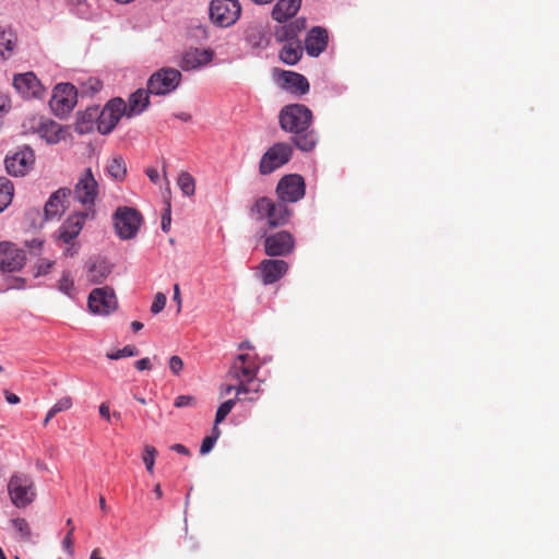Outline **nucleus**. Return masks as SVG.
Wrapping results in <instances>:
<instances>
[{
  "mask_svg": "<svg viewBox=\"0 0 559 559\" xmlns=\"http://www.w3.org/2000/svg\"><path fill=\"white\" fill-rule=\"evenodd\" d=\"M138 354H139V350L136 349L135 346L127 345L123 348L118 349V350H116L114 353H108L107 357L109 359L116 360V359H120L122 357L136 356Z\"/></svg>",
  "mask_w": 559,
  "mask_h": 559,
  "instance_id": "obj_40",
  "label": "nucleus"
},
{
  "mask_svg": "<svg viewBox=\"0 0 559 559\" xmlns=\"http://www.w3.org/2000/svg\"><path fill=\"white\" fill-rule=\"evenodd\" d=\"M28 246H29L32 252L36 253L37 251H40L43 241L34 239L28 243Z\"/></svg>",
  "mask_w": 559,
  "mask_h": 559,
  "instance_id": "obj_54",
  "label": "nucleus"
},
{
  "mask_svg": "<svg viewBox=\"0 0 559 559\" xmlns=\"http://www.w3.org/2000/svg\"><path fill=\"white\" fill-rule=\"evenodd\" d=\"M278 119L281 128L294 134V143L299 150L309 152L314 148L318 136L310 129L312 112L308 107L301 104L287 105L281 110Z\"/></svg>",
  "mask_w": 559,
  "mask_h": 559,
  "instance_id": "obj_1",
  "label": "nucleus"
},
{
  "mask_svg": "<svg viewBox=\"0 0 559 559\" xmlns=\"http://www.w3.org/2000/svg\"><path fill=\"white\" fill-rule=\"evenodd\" d=\"M8 493L14 507L19 509L28 507L36 498L32 477L24 473L13 474L8 483Z\"/></svg>",
  "mask_w": 559,
  "mask_h": 559,
  "instance_id": "obj_4",
  "label": "nucleus"
},
{
  "mask_svg": "<svg viewBox=\"0 0 559 559\" xmlns=\"http://www.w3.org/2000/svg\"><path fill=\"white\" fill-rule=\"evenodd\" d=\"M181 82V72L174 68H162L151 75L147 88L154 95H167L174 92Z\"/></svg>",
  "mask_w": 559,
  "mask_h": 559,
  "instance_id": "obj_9",
  "label": "nucleus"
},
{
  "mask_svg": "<svg viewBox=\"0 0 559 559\" xmlns=\"http://www.w3.org/2000/svg\"><path fill=\"white\" fill-rule=\"evenodd\" d=\"M278 79L282 87L290 93L304 95L309 91V83L307 79L299 73L283 71Z\"/></svg>",
  "mask_w": 559,
  "mask_h": 559,
  "instance_id": "obj_23",
  "label": "nucleus"
},
{
  "mask_svg": "<svg viewBox=\"0 0 559 559\" xmlns=\"http://www.w3.org/2000/svg\"><path fill=\"white\" fill-rule=\"evenodd\" d=\"M171 210H170V204H167V209L165 211V213L163 214L162 216V230L164 233H168L169 229H170V224H171Z\"/></svg>",
  "mask_w": 559,
  "mask_h": 559,
  "instance_id": "obj_48",
  "label": "nucleus"
},
{
  "mask_svg": "<svg viewBox=\"0 0 559 559\" xmlns=\"http://www.w3.org/2000/svg\"><path fill=\"white\" fill-rule=\"evenodd\" d=\"M98 119V108H87L82 112L76 122V131L79 133H86L93 129L94 122Z\"/></svg>",
  "mask_w": 559,
  "mask_h": 559,
  "instance_id": "obj_30",
  "label": "nucleus"
},
{
  "mask_svg": "<svg viewBox=\"0 0 559 559\" xmlns=\"http://www.w3.org/2000/svg\"><path fill=\"white\" fill-rule=\"evenodd\" d=\"M5 400L9 404L20 403V397L16 394L8 392V391L5 392Z\"/></svg>",
  "mask_w": 559,
  "mask_h": 559,
  "instance_id": "obj_55",
  "label": "nucleus"
},
{
  "mask_svg": "<svg viewBox=\"0 0 559 559\" xmlns=\"http://www.w3.org/2000/svg\"><path fill=\"white\" fill-rule=\"evenodd\" d=\"M52 265H53V261H51L49 259H41V260H39L37 265H36V273H35V275L36 276L46 275L47 273H49V271L51 270Z\"/></svg>",
  "mask_w": 559,
  "mask_h": 559,
  "instance_id": "obj_45",
  "label": "nucleus"
},
{
  "mask_svg": "<svg viewBox=\"0 0 559 559\" xmlns=\"http://www.w3.org/2000/svg\"><path fill=\"white\" fill-rule=\"evenodd\" d=\"M292 153L293 148L289 144L275 143L263 154L259 165L260 174H272L290 159Z\"/></svg>",
  "mask_w": 559,
  "mask_h": 559,
  "instance_id": "obj_11",
  "label": "nucleus"
},
{
  "mask_svg": "<svg viewBox=\"0 0 559 559\" xmlns=\"http://www.w3.org/2000/svg\"><path fill=\"white\" fill-rule=\"evenodd\" d=\"M238 382L237 385H235V391H236V401L239 400V396L241 394H248L250 392H254V393H258L260 391V385H255V386H250V384L252 382H248L247 380H236Z\"/></svg>",
  "mask_w": 559,
  "mask_h": 559,
  "instance_id": "obj_39",
  "label": "nucleus"
},
{
  "mask_svg": "<svg viewBox=\"0 0 559 559\" xmlns=\"http://www.w3.org/2000/svg\"><path fill=\"white\" fill-rule=\"evenodd\" d=\"M9 107V99L7 96L0 94V115L7 111Z\"/></svg>",
  "mask_w": 559,
  "mask_h": 559,
  "instance_id": "obj_56",
  "label": "nucleus"
},
{
  "mask_svg": "<svg viewBox=\"0 0 559 559\" xmlns=\"http://www.w3.org/2000/svg\"><path fill=\"white\" fill-rule=\"evenodd\" d=\"M107 174L115 180L121 181L127 175V167L122 157H112L107 162Z\"/></svg>",
  "mask_w": 559,
  "mask_h": 559,
  "instance_id": "obj_31",
  "label": "nucleus"
},
{
  "mask_svg": "<svg viewBox=\"0 0 559 559\" xmlns=\"http://www.w3.org/2000/svg\"><path fill=\"white\" fill-rule=\"evenodd\" d=\"M67 525L70 527L67 535L64 536L63 540H62V548L70 555L72 556L74 554V550H73V540H72V535H73V531H74V527H73V523H72V520L71 519H68L67 520Z\"/></svg>",
  "mask_w": 559,
  "mask_h": 559,
  "instance_id": "obj_41",
  "label": "nucleus"
},
{
  "mask_svg": "<svg viewBox=\"0 0 559 559\" xmlns=\"http://www.w3.org/2000/svg\"><path fill=\"white\" fill-rule=\"evenodd\" d=\"M213 52L209 49H190L182 56L180 66L185 71H191L206 66L212 61Z\"/></svg>",
  "mask_w": 559,
  "mask_h": 559,
  "instance_id": "obj_22",
  "label": "nucleus"
},
{
  "mask_svg": "<svg viewBox=\"0 0 559 559\" xmlns=\"http://www.w3.org/2000/svg\"><path fill=\"white\" fill-rule=\"evenodd\" d=\"M305 28V19H297L293 23L276 28L275 36L277 40L284 43L280 51V58L286 64L294 66L300 60L304 49L298 35Z\"/></svg>",
  "mask_w": 559,
  "mask_h": 559,
  "instance_id": "obj_2",
  "label": "nucleus"
},
{
  "mask_svg": "<svg viewBox=\"0 0 559 559\" xmlns=\"http://www.w3.org/2000/svg\"><path fill=\"white\" fill-rule=\"evenodd\" d=\"M131 329L134 331V332H139L140 330L143 329V323H141L140 321H133L131 323Z\"/></svg>",
  "mask_w": 559,
  "mask_h": 559,
  "instance_id": "obj_59",
  "label": "nucleus"
},
{
  "mask_svg": "<svg viewBox=\"0 0 559 559\" xmlns=\"http://www.w3.org/2000/svg\"><path fill=\"white\" fill-rule=\"evenodd\" d=\"M103 83L99 79L91 76L80 82V93L83 96H93L100 92Z\"/></svg>",
  "mask_w": 559,
  "mask_h": 559,
  "instance_id": "obj_34",
  "label": "nucleus"
},
{
  "mask_svg": "<svg viewBox=\"0 0 559 559\" xmlns=\"http://www.w3.org/2000/svg\"><path fill=\"white\" fill-rule=\"evenodd\" d=\"M174 405L178 408L193 407L195 399L192 395H179L176 397Z\"/></svg>",
  "mask_w": 559,
  "mask_h": 559,
  "instance_id": "obj_44",
  "label": "nucleus"
},
{
  "mask_svg": "<svg viewBox=\"0 0 559 559\" xmlns=\"http://www.w3.org/2000/svg\"><path fill=\"white\" fill-rule=\"evenodd\" d=\"M123 116H126V102L119 97L110 99L100 111L98 110V132L109 134Z\"/></svg>",
  "mask_w": 559,
  "mask_h": 559,
  "instance_id": "obj_10",
  "label": "nucleus"
},
{
  "mask_svg": "<svg viewBox=\"0 0 559 559\" xmlns=\"http://www.w3.org/2000/svg\"><path fill=\"white\" fill-rule=\"evenodd\" d=\"M11 525L17 533L19 537L24 540H29L32 531L28 522L23 518H15L11 520Z\"/></svg>",
  "mask_w": 559,
  "mask_h": 559,
  "instance_id": "obj_35",
  "label": "nucleus"
},
{
  "mask_svg": "<svg viewBox=\"0 0 559 559\" xmlns=\"http://www.w3.org/2000/svg\"><path fill=\"white\" fill-rule=\"evenodd\" d=\"M75 253H76V249H74L73 246L66 250V254L73 255Z\"/></svg>",
  "mask_w": 559,
  "mask_h": 559,
  "instance_id": "obj_64",
  "label": "nucleus"
},
{
  "mask_svg": "<svg viewBox=\"0 0 559 559\" xmlns=\"http://www.w3.org/2000/svg\"><path fill=\"white\" fill-rule=\"evenodd\" d=\"M146 176L150 178V180L154 183H156L159 179V174L156 168H147L145 170Z\"/></svg>",
  "mask_w": 559,
  "mask_h": 559,
  "instance_id": "obj_52",
  "label": "nucleus"
},
{
  "mask_svg": "<svg viewBox=\"0 0 559 559\" xmlns=\"http://www.w3.org/2000/svg\"><path fill=\"white\" fill-rule=\"evenodd\" d=\"M328 45V33L320 26L312 27L305 39V49L311 57H318Z\"/></svg>",
  "mask_w": 559,
  "mask_h": 559,
  "instance_id": "obj_21",
  "label": "nucleus"
},
{
  "mask_svg": "<svg viewBox=\"0 0 559 559\" xmlns=\"http://www.w3.org/2000/svg\"><path fill=\"white\" fill-rule=\"evenodd\" d=\"M260 369V365L250 354H239L231 362L228 377L234 380H247L253 382Z\"/></svg>",
  "mask_w": 559,
  "mask_h": 559,
  "instance_id": "obj_13",
  "label": "nucleus"
},
{
  "mask_svg": "<svg viewBox=\"0 0 559 559\" xmlns=\"http://www.w3.org/2000/svg\"><path fill=\"white\" fill-rule=\"evenodd\" d=\"M16 37L11 29L0 28V58L9 59L14 50Z\"/></svg>",
  "mask_w": 559,
  "mask_h": 559,
  "instance_id": "obj_29",
  "label": "nucleus"
},
{
  "mask_svg": "<svg viewBox=\"0 0 559 559\" xmlns=\"http://www.w3.org/2000/svg\"><path fill=\"white\" fill-rule=\"evenodd\" d=\"M148 90H138L132 93L126 103V117L131 118L142 114L150 104Z\"/></svg>",
  "mask_w": 559,
  "mask_h": 559,
  "instance_id": "obj_24",
  "label": "nucleus"
},
{
  "mask_svg": "<svg viewBox=\"0 0 559 559\" xmlns=\"http://www.w3.org/2000/svg\"><path fill=\"white\" fill-rule=\"evenodd\" d=\"M173 451L179 453V454H182V455H190V451L188 450V448H186L183 444H180V443H176L174 445H171L170 448Z\"/></svg>",
  "mask_w": 559,
  "mask_h": 559,
  "instance_id": "obj_53",
  "label": "nucleus"
},
{
  "mask_svg": "<svg viewBox=\"0 0 559 559\" xmlns=\"http://www.w3.org/2000/svg\"><path fill=\"white\" fill-rule=\"evenodd\" d=\"M154 492L156 495V497L159 499L162 498L163 496V491H162V488H160V485H156L155 488H154Z\"/></svg>",
  "mask_w": 559,
  "mask_h": 559,
  "instance_id": "obj_62",
  "label": "nucleus"
},
{
  "mask_svg": "<svg viewBox=\"0 0 559 559\" xmlns=\"http://www.w3.org/2000/svg\"><path fill=\"white\" fill-rule=\"evenodd\" d=\"M182 368L183 361L179 356L174 355L169 358V369L174 374H179Z\"/></svg>",
  "mask_w": 559,
  "mask_h": 559,
  "instance_id": "obj_46",
  "label": "nucleus"
},
{
  "mask_svg": "<svg viewBox=\"0 0 559 559\" xmlns=\"http://www.w3.org/2000/svg\"><path fill=\"white\" fill-rule=\"evenodd\" d=\"M35 162L33 150L22 147L11 156H7L4 163L7 171L12 176H25Z\"/></svg>",
  "mask_w": 559,
  "mask_h": 559,
  "instance_id": "obj_17",
  "label": "nucleus"
},
{
  "mask_svg": "<svg viewBox=\"0 0 559 559\" xmlns=\"http://www.w3.org/2000/svg\"><path fill=\"white\" fill-rule=\"evenodd\" d=\"M301 5V0H278L272 10V17L282 23L295 16Z\"/></svg>",
  "mask_w": 559,
  "mask_h": 559,
  "instance_id": "obj_26",
  "label": "nucleus"
},
{
  "mask_svg": "<svg viewBox=\"0 0 559 559\" xmlns=\"http://www.w3.org/2000/svg\"><path fill=\"white\" fill-rule=\"evenodd\" d=\"M78 90L71 83H60L53 88L49 105L56 116L68 115L78 103Z\"/></svg>",
  "mask_w": 559,
  "mask_h": 559,
  "instance_id": "obj_8",
  "label": "nucleus"
},
{
  "mask_svg": "<svg viewBox=\"0 0 559 559\" xmlns=\"http://www.w3.org/2000/svg\"><path fill=\"white\" fill-rule=\"evenodd\" d=\"M219 436H221V429L218 428V425L214 424V427L212 429V435L210 437L215 438V440L217 441Z\"/></svg>",
  "mask_w": 559,
  "mask_h": 559,
  "instance_id": "obj_58",
  "label": "nucleus"
},
{
  "mask_svg": "<svg viewBox=\"0 0 559 559\" xmlns=\"http://www.w3.org/2000/svg\"><path fill=\"white\" fill-rule=\"evenodd\" d=\"M166 295L164 293H157L154 297L153 304L151 306V312L153 314H158L160 311L164 310L166 306Z\"/></svg>",
  "mask_w": 559,
  "mask_h": 559,
  "instance_id": "obj_43",
  "label": "nucleus"
},
{
  "mask_svg": "<svg viewBox=\"0 0 559 559\" xmlns=\"http://www.w3.org/2000/svg\"><path fill=\"white\" fill-rule=\"evenodd\" d=\"M88 309L94 314L107 316L117 307L116 296L112 290L104 288H95L88 296Z\"/></svg>",
  "mask_w": 559,
  "mask_h": 559,
  "instance_id": "obj_16",
  "label": "nucleus"
},
{
  "mask_svg": "<svg viewBox=\"0 0 559 559\" xmlns=\"http://www.w3.org/2000/svg\"><path fill=\"white\" fill-rule=\"evenodd\" d=\"M233 390H235V385H225L224 388H222V395L229 394Z\"/></svg>",
  "mask_w": 559,
  "mask_h": 559,
  "instance_id": "obj_60",
  "label": "nucleus"
},
{
  "mask_svg": "<svg viewBox=\"0 0 559 559\" xmlns=\"http://www.w3.org/2000/svg\"><path fill=\"white\" fill-rule=\"evenodd\" d=\"M235 404H236V400L230 399L219 405V407L216 411V415H215V424L216 425H219L227 417V415L234 408Z\"/></svg>",
  "mask_w": 559,
  "mask_h": 559,
  "instance_id": "obj_36",
  "label": "nucleus"
},
{
  "mask_svg": "<svg viewBox=\"0 0 559 559\" xmlns=\"http://www.w3.org/2000/svg\"><path fill=\"white\" fill-rule=\"evenodd\" d=\"M241 7L238 0H212L210 19L219 27H228L237 22Z\"/></svg>",
  "mask_w": 559,
  "mask_h": 559,
  "instance_id": "obj_7",
  "label": "nucleus"
},
{
  "mask_svg": "<svg viewBox=\"0 0 559 559\" xmlns=\"http://www.w3.org/2000/svg\"><path fill=\"white\" fill-rule=\"evenodd\" d=\"M58 287H59V290L62 292L63 294H66L67 296H69V297L74 296V292H75L74 282L69 276L68 273L62 274L61 278L59 280Z\"/></svg>",
  "mask_w": 559,
  "mask_h": 559,
  "instance_id": "obj_38",
  "label": "nucleus"
},
{
  "mask_svg": "<svg viewBox=\"0 0 559 559\" xmlns=\"http://www.w3.org/2000/svg\"><path fill=\"white\" fill-rule=\"evenodd\" d=\"M135 368L140 371L151 368V360L148 358H142L135 362Z\"/></svg>",
  "mask_w": 559,
  "mask_h": 559,
  "instance_id": "obj_50",
  "label": "nucleus"
},
{
  "mask_svg": "<svg viewBox=\"0 0 559 559\" xmlns=\"http://www.w3.org/2000/svg\"><path fill=\"white\" fill-rule=\"evenodd\" d=\"M99 507H100L102 511H104V512L107 511V504H106L104 497L99 498Z\"/></svg>",
  "mask_w": 559,
  "mask_h": 559,
  "instance_id": "obj_63",
  "label": "nucleus"
},
{
  "mask_svg": "<svg viewBox=\"0 0 559 559\" xmlns=\"http://www.w3.org/2000/svg\"><path fill=\"white\" fill-rule=\"evenodd\" d=\"M262 282L271 285L280 281L288 271V264L284 260H263L260 263Z\"/></svg>",
  "mask_w": 559,
  "mask_h": 559,
  "instance_id": "obj_20",
  "label": "nucleus"
},
{
  "mask_svg": "<svg viewBox=\"0 0 559 559\" xmlns=\"http://www.w3.org/2000/svg\"><path fill=\"white\" fill-rule=\"evenodd\" d=\"M177 185L186 197H192L195 193V180L187 171H181L178 175Z\"/></svg>",
  "mask_w": 559,
  "mask_h": 559,
  "instance_id": "obj_32",
  "label": "nucleus"
},
{
  "mask_svg": "<svg viewBox=\"0 0 559 559\" xmlns=\"http://www.w3.org/2000/svg\"><path fill=\"white\" fill-rule=\"evenodd\" d=\"M70 194L69 188H60L49 197L44 209L46 219H51L63 211V200Z\"/></svg>",
  "mask_w": 559,
  "mask_h": 559,
  "instance_id": "obj_25",
  "label": "nucleus"
},
{
  "mask_svg": "<svg viewBox=\"0 0 559 559\" xmlns=\"http://www.w3.org/2000/svg\"><path fill=\"white\" fill-rule=\"evenodd\" d=\"M112 221L118 237L122 240H129L138 235L143 217L133 207L120 206L114 213Z\"/></svg>",
  "mask_w": 559,
  "mask_h": 559,
  "instance_id": "obj_5",
  "label": "nucleus"
},
{
  "mask_svg": "<svg viewBox=\"0 0 559 559\" xmlns=\"http://www.w3.org/2000/svg\"><path fill=\"white\" fill-rule=\"evenodd\" d=\"M99 415L107 421L111 420V414H110V408H109L108 403H102L99 405Z\"/></svg>",
  "mask_w": 559,
  "mask_h": 559,
  "instance_id": "obj_49",
  "label": "nucleus"
},
{
  "mask_svg": "<svg viewBox=\"0 0 559 559\" xmlns=\"http://www.w3.org/2000/svg\"><path fill=\"white\" fill-rule=\"evenodd\" d=\"M110 265L103 259H97L88 265V280L93 283H102L110 274Z\"/></svg>",
  "mask_w": 559,
  "mask_h": 559,
  "instance_id": "obj_28",
  "label": "nucleus"
},
{
  "mask_svg": "<svg viewBox=\"0 0 559 559\" xmlns=\"http://www.w3.org/2000/svg\"><path fill=\"white\" fill-rule=\"evenodd\" d=\"M239 349L240 350L252 349V345L249 342H242L239 344Z\"/></svg>",
  "mask_w": 559,
  "mask_h": 559,
  "instance_id": "obj_61",
  "label": "nucleus"
},
{
  "mask_svg": "<svg viewBox=\"0 0 559 559\" xmlns=\"http://www.w3.org/2000/svg\"><path fill=\"white\" fill-rule=\"evenodd\" d=\"M95 211L78 212L67 218L59 229V239L70 243L82 230L87 218H94Z\"/></svg>",
  "mask_w": 559,
  "mask_h": 559,
  "instance_id": "obj_18",
  "label": "nucleus"
},
{
  "mask_svg": "<svg viewBox=\"0 0 559 559\" xmlns=\"http://www.w3.org/2000/svg\"><path fill=\"white\" fill-rule=\"evenodd\" d=\"M306 185L300 175L292 174L284 176L277 183L276 193L280 201L295 203L305 195Z\"/></svg>",
  "mask_w": 559,
  "mask_h": 559,
  "instance_id": "obj_12",
  "label": "nucleus"
},
{
  "mask_svg": "<svg viewBox=\"0 0 559 559\" xmlns=\"http://www.w3.org/2000/svg\"><path fill=\"white\" fill-rule=\"evenodd\" d=\"M215 443H216L215 438L206 436L201 443L200 453L202 455L210 453L212 451V449L214 448Z\"/></svg>",
  "mask_w": 559,
  "mask_h": 559,
  "instance_id": "obj_47",
  "label": "nucleus"
},
{
  "mask_svg": "<svg viewBox=\"0 0 559 559\" xmlns=\"http://www.w3.org/2000/svg\"><path fill=\"white\" fill-rule=\"evenodd\" d=\"M73 406L71 396H62L50 408L56 415L61 412H67Z\"/></svg>",
  "mask_w": 559,
  "mask_h": 559,
  "instance_id": "obj_42",
  "label": "nucleus"
},
{
  "mask_svg": "<svg viewBox=\"0 0 559 559\" xmlns=\"http://www.w3.org/2000/svg\"><path fill=\"white\" fill-rule=\"evenodd\" d=\"M156 455H157V451L154 447H152V445L144 447V453H143L142 459H143V463L145 464L146 471L151 474L154 472V464H155Z\"/></svg>",
  "mask_w": 559,
  "mask_h": 559,
  "instance_id": "obj_37",
  "label": "nucleus"
},
{
  "mask_svg": "<svg viewBox=\"0 0 559 559\" xmlns=\"http://www.w3.org/2000/svg\"><path fill=\"white\" fill-rule=\"evenodd\" d=\"M285 202H274L267 197H261L255 200L251 212L258 221H266L270 227L285 225L290 216V211L284 204Z\"/></svg>",
  "mask_w": 559,
  "mask_h": 559,
  "instance_id": "obj_3",
  "label": "nucleus"
},
{
  "mask_svg": "<svg viewBox=\"0 0 559 559\" xmlns=\"http://www.w3.org/2000/svg\"><path fill=\"white\" fill-rule=\"evenodd\" d=\"M13 85L24 98H40L45 93L44 86L33 72L16 74Z\"/></svg>",
  "mask_w": 559,
  "mask_h": 559,
  "instance_id": "obj_19",
  "label": "nucleus"
},
{
  "mask_svg": "<svg viewBox=\"0 0 559 559\" xmlns=\"http://www.w3.org/2000/svg\"><path fill=\"white\" fill-rule=\"evenodd\" d=\"M264 247L267 255L283 257L294 251L295 239L290 233L282 230L266 236Z\"/></svg>",
  "mask_w": 559,
  "mask_h": 559,
  "instance_id": "obj_14",
  "label": "nucleus"
},
{
  "mask_svg": "<svg viewBox=\"0 0 559 559\" xmlns=\"http://www.w3.org/2000/svg\"><path fill=\"white\" fill-rule=\"evenodd\" d=\"M37 132L49 144H56L63 138L61 126L49 119L43 120L39 123Z\"/></svg>",
  "mask_w": 559,
  "mask_h": 559,
  "instance_id": "obj_27",
  "label": "nucleus"
},
{
  "mask_svg": "<svg viewBox=\"0 0 559 559\" xmlns=\"http://www.w3.org/2000/svg\"><path fill=\"white\" fill-rule=\"evenodd\" d=\"M99 193V185L91 168H85L78 177L73 189V198L84 206V211H95V202Z\"/></svg>",
  "mask_w": 559,
  "mask_h": 559,
  "instance_id": "obj_6",
  "label": "nucleus"
},
{
  "mask_svg": "<svg viewBox=\"0 0 559 559\" xmlns=\"http://www.w3.org/2000/svg\"><path fill=\"white\" fill-rule=\"evenodd\" d=\"M13 198V186L7 178H0V213L8 207Z\"/></svg>",
  "mask_w": 559,
  "mask_h": 559,
  "instance_id": "obj_33",
  "label": "nucleus"
},
{
  "mask_svg": "<svg viewBox=\"0 0 559 559\" xmlns=\"http://www.w3.org/2000/svg\"><path fill=\"white\" fill-rule=\"evenodd\" d=\"M25 253L16 245L10 241L0 242V271L15 272L23 267Z\"/></svg>",
  "mask_w": 559,
  "mask_h": 559,
  "instance_id": "obj_15",
  "label": "nucleus"
},
{
  "mask_svg": "<svg viewBox=\"0 0 559 559\" xmlns=\"http://www.w3.org/2000/svg\"><path fill=\"white\" fill-rule=\"evenodd\" d=\"M55 416H56V414H55L51 409H49V411L47 412V414H46L45 418H44V421H43L44 426H47V425H48V423H49V421H50Z\"/></svg>",
  "mask_w": 559,
  "mask_h": 559,
  "instance_id": "obj_57",
  "label": "nucleus"
},
{
  "mask_svg": "<svg viewBox=\"0 0 559 559\" xmlns=\"http://www.w3.org/2000/svg\"><path fill=\"white\" fill-rule=\"evenodd\" d=\"M174 300L177 302V312L181 311V297H180V288L178 284L174 286Z\"/></svg>",
  "mask_w": 559,
  "mask_h": 559,
  "instance_id": "obj_51",
  "label": "nucleus"
}]
</instances>
